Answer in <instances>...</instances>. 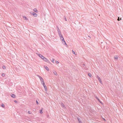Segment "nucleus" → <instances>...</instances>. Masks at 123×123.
I'll list each match as a JSON object with an SVG mask.
<instances>
[{"label": "nucleus", "mask_w": 123, "mask_h": 123, "mask_svg": "<svg viewBox=\"0 0 123 123\" xmlns=\"http://www.w3.org/2000/svg\"><path fill=\"white\" fill-rule=\"evenodd\" d=\"M30 13L32 15H33L34 17H36L37 16V14L33 12H31Z\"/></svg>", "instance_id": "nucleus-1"}, {"label": "nucleus", "mask_w": 123, "mask_h": 123, "mask_svg": "<svg viewBox=\"0 0 123 123\" xmlns=\"http://www.w3.org/2000/svg\"><path fill=\"white\" fill-rule=\"evenodd\" d=\"M97 77L98 78V80L99 81L100 83L101 84H102V82L101 81V80L100 77L98 76V75H97Z\"/></svg>", "instance_id": "nucleus-2"}, {"label": "nucleus", "mask_w": 123, "mask_h": 123, "mask_svg": "<svg viewBox=\"0 0 123 123\" xmlns=\"http://www.w3.org/2000/svg\"><path fill=\"white\" fill-rule=\"evenodd\" d=\"M37 76L40 79V80L41 82H43L44 81V80L43 78L41 77L39 75H37Z\"/></svg>", "instance_id": "nucleus-3"}, {"label": "nucleus", "mask_w": 123, "mask_h": 123, "mask_svg": "<svg viewBox=\"0 0 123 123\" xmlns=\"http://www.w3.org/2000/svg\"><path fill=\"white\" fill-rule=\"evenodd\" d=\"M43 61L46 62L47 63H49L50 64H51V63L45 57V58L44 59Z\"/></svg>", "instance_id": "nucleus-4"}, {"label": "nucleus", "mask_w": 123, "mask_h": 123, "mask_svg": "<svg viewBox=\"0 0 123 123\" xmlns=\"http://www.w3.org/2000/svg\"><path fill=\"white\" fill-rule=\"evenodd\" d=\"M95 97L96 99L102 105L103 104V103L97 97V96H95Z\"/></svg>", "instance_id": "nucleus-5"}, {"label": "nucleus", "mask_w": 123, "mask_h": 123, "mask_svg": "<svg viewBox=\"0 0 123 123\" xmlns=\"http://www.w3.org/2000/svg\"><path fill=\"white\" fill-rule=\"evenodd\" d=\"M62 43L64 45L65 44L67 46H68L67 45V44L66 43L65 40H64V38H63V39H62Z\"/></svg>", "instance_id": "nucleus-6"}, {"label": "nucleus", "mask_w": 123, "mask_h": 123, "mask_svg": "<svg viewBox=\"0 0 123 123\" xmlns=\"http://www.w3.org/2000/svg\"><path fill=\"white\" fill-rule=\"evenodd\" d=\"M10 95L13 98H14L16 97L15 95L14 94L11 93L10 94Z\"/></svg>", "instance_id": "nucleus-7"}, {"label": "nucleus", "mask_w": 123, "mask_h": 123, "mask_svg": "<svg viewBox=\"0 0 123 123\" xmlns=\"http://www.w3.org/2000/svg\"><path fill=\"white\" fill-rule=\"evenodd\" d=\"M44 67L46 69V70H47L48 71H49V68L46 66H44Z\"/></svg>", "instance_id": "nucleus-8"}, {"label": "nucleus", "mask_w": 123, "mask_h": 123, "mask_svg": "<svg viewBox=\"0 0 123 123\" xmlns=\"http://www.w3.org/2000/svg\"><path fill=\"white\" fill-rule=\"evenodd\" d=\"M43 87H44V88L45 90L46 91H48V89L46 85L44 86Z\"/></svg>", "instance_id": "nucleus-9"}, {"label": "nucleus", "mask_w": 123, "mask_h": 123, "mask_svg": "<svg viewBox=\"0 0 123 123\" xmlns=\"http://www.w3.org/2000/svg\"><path fill=\"white\" fill-rule=\"evenodd\" d=\"M114 59L115 60H117L118 58V56L117 55H115L114 56Z\"/></svg>", "instance_id": "nucleus-10"}, {"label": "nucleus", "mask_w": 123, "mask_h": 123, "mask_svg": "<svg viewBox=\"0 0 123 123\" xmlns=\"http://www.w3.org/2000/svg\"><path fill=\"white\" fill-rule=\"evenodd\" d=\"M38 55L39 56V57L41 58H42L43 56L41 54H38Z\"/></svg>", "instance_id": "nucleus-11"}, {"label": "nucleus", "mask_w": 123, "mask_h": 123, "mask_svg": "<svg viewBox=\"0 0 123 123\" xmlns=\"http://www.w3.org/2000/svg\"><path fill=\"white\" fill-rule=\"evenodd\" d=\"M61 104L62 106L63 107H64V108H66V107L65 106L64 104L62 102H61Z\"/></svg>", "instance_id": "nucleus-12"}, {"label": "nucleus", "mask_w": 123, "mask_h": 123, "mask_svg": "<svg viewBox=\"0 0 123 123\" xmlns=\"http://www.w3.org/2000/svg\"><path fill=\"white\" fill-rule=\"evenodd\" d=\"M78 121L79 122V123H82V122H81V120H80V118L78 117L77 118Z\"/></svg>", "instance_id": "nucleus-13"}, {"label": "nucleus", "mask_w": 123, "mask_h": 123, "mask_svg": "<svg viewBox=\"0 0 123 123\" xmlns=\"http://www.w3.org/2000/svg\"><path fill=\"white\" fill-rule=\"evenodd\" d=\"M33 11H34L35 12L37 13L38 12V11L36 9V8H35L33 10Z\"/></svg>", "instance_id": "nucleus-14"}, {"label": "nucleus", "mask_w": 123, "mask_h": 123, "mask_svg": "<svg viewBox=\"0 0 123 123\" xmlns=\"http://www.w3.org/2000/svg\"><path fill=\"white\" fill-rule=\"evenodd\" d=\"M41 83L43 85V86H44L45 85V84L44 81L43 82H41Z\"/></svg>", "instance_id": "nucleus-15"}, {"label": "nucleus", "mask_w": 123, "mask_h": 123, "mask_svg": "<svg viewBox=\"0 0 123 123\" xmlns=\"http://www.w3.org/2000/svg\"><path fill=\"white\" fill-rule=\"evenodd\" d=\"M88 75L90 77H91L92 76V74L90 73H88Z\"/></svg>", "instance_id": "nucleus-16"}, {"label": "nucleus", "mask_w": 123, "mask_h": 123, "mask_svg": "<svg viewBox=\"0 0 123 123\" xmlns=\"http://www.w3.org/2000/svg\"><path fill=\"white\" fill-rule=\"evenodd\" d=\"M1 106L2 108H4L5 107V105L3 104L2 103L1 105Z\"/></svg>", "instance_id": "nucleus-17"}, {"label": "nucleus", "mask_w": 123, "mask_h": 123, "mask_svg": "<svg viewBox=\"0 0 123 123\" xmlns=\"http://www.w3.org/2000/svg\"><path fill=\"white\" fill-rule=\"evenodd\" d=\"M23 17L24 18H25V19L26 20H28V19L26 18V16H23Z\"/></svg>", "instance_id": "nucleus-18"}, {"label": "nucleus", "mask_w": 123, "mask_h": 123, "mask_svg": "<svg viewBox=\"0 0 123 123\" xmlns=\"http://www.w3.org/2000/svg\"><path fill=\"white\" fill-rule=\"evenodd\" d=\"M54 74L55 75H56L57 74V72L56 71H55L53 72Z\"/></svg>", "instance_id": "nucleus-19"}, {"label": "nucleus", "mask_w": 123, "mask_h": 123, "mask_svg": "<svg viewBox=\"0 0 123 123\" xmlns=\"http://www.w3.org/2000/svg\"><path fill=\"white\" fill-rule=\"evenodd\" d=\"M2 68L3 69H5L6 68L5 66H2Z\"/></svg>", "instance_id": "nucleus-20"}, {"label": "nucleus", "mask_w": 123, "mask_h": 123, "mask_svg": "<svg viewBox=\"0 0 123 123\" xmlns=\"http://www.w3.org/2000/svg\"><path fill=\"white\" fill-rule=\"evenodd\" d=\"M40 113L41 114H42L43 113L42 110L41 109L40 110Z\"/></svg>", "instance_id": "nucleus-21"}, {"label": "nucleus", "mask_w": 123, "mask_h": 123, "mask_svg": "<svg viewBox=\"0 0 123 123\" xmlns=\"http://www.w3.org/2000/svg\"><path fill=\"white\" fill-rule=\"evenodd\" d=\"M28 113L29 114H31L32 113L30 111H28Z\"/></svg>", "instance_id": "nucleus-22"}, {"label": "nucleus", "mask_w": 123, "mask_h": 123, "mask_svg": "<svg viewBox=\"0 0 123 123\" xmlns=\"http://www.w3.org/2000/svg\"><path fill=\"white\" fill-rule=\"evenodd\" d=\"M57 30L58 31H60V29H59V27H57Z\"/></svg>", "instance_id": "nucleus-23"}, {"label": "nucleus", "mask_w": 123, "mask_h": 123, "mask_svg": "<svg viewBox=\"0 0 123 123\" xmlns=\"http://www.w3.org/2000/svg\"><path fill=\"white\" fill-rule=\"evenodd\" d=\"M64 20H65L66 21H67V19H66V17L65 16H64Z\"/></svg>", "instance_id": "nucleus-24"}, {"label": "nucleus", "mask_w": 123, "mask_h": 123, "mask_svg": "<svg viewBox=\"0 0 123 123\" xmlns=\"http://www.w3.org/2000/svg\"><path fill=\"white\" fill-rule=\"evenodd\" d=\"M54 59L53 58H52V60H51V62L53 63H54Z\"/></svg>", "instance_id": "nucleus-25"}, {"label": "nucleus", "mask_w": 123, "mask_h": 123, "mask_svg": "<svg viewBox=\"0 0 123 123\" xmlns=\"http://www.w3.org/2000/svg\"><path fill=\"white\" fill-rule=\"evenodd\" d=\"M45 58V57L43 56L41 58V59L43 61Z\"/></svg>", "instance_id": "nucleus-26"}, {"label": "nucleus", "mask_w": 123, "mask_h": 123, "mask_svg": "<svg viewBox=\"0 0 123 123\" xmlns=\"http://www.w3.org/2000/svg\"><path fill=\"white\" fill-rule=\"evenodd\" d=\"M36 104L37 105H38L39 104V103H38V101L37 100H36Z\"/></svg>", "instance_id": "nucleus-27"}, {"label": "nucleus", "mask_w": 123, "mask_h": 123, "mask_svg": "<svg viewBox=\"0 0 123 123\" xmlns=\"http://www.w3.org/2000/svg\"><path fill=\"white\" fill-rule=\"evenodd\" d=\"M60 37L61 39V38H64L63 37L62 35H61V36H60Z\"/></svg>", "instance_id": "nucleus-28"}, {"label": "nucleus", "mask_w": 123, "mask_h": 123, "mask_svg": "<svg viewBox=\"0 0 123 123\" xmlns=\"http://www.w3.org/2000/svg\"><path fill=\"white\" fill-rule=\"evenodd\" d=\"M1 75L2 77H4L5 76V74L4 73L2 74Z\"/></svg>", "instance_id": "nucleus-29"}, {"label": "nucleus", "mask_w": 123, "mask_h": 123, "mask_svg": "<svg viewBox=\"0 0 123 123\" xmlns=\"http://www.w3.org/2000/svg\"><path fill=\"white\" fill-rule=\"evenodd\" d=\"M72 53H73L74 54H75V52H74V51L72 50Z\"/></svg>", "instance_id": "nucleus-30"}, {"label": "nucleus", "mask_w": 123, "mask_h": 123, "mask_svg": "<svg viewBox=\"0 0 123 123\" xmlns=\"http://www.w3.org/2000/svg\"><path fill=\"white\" fill-rule=\"evenodd\" d=\"M14 102L15 103H18V101H17V100H14Z\"/></svg>", "instance_id": "nucleus-31"}, {"label": "nucleus", "mask_w": 123, "mask_h": 123, "mask_svg": "<svg viewBox=\"0 0 123 123\" xmlns=\"http://www.w3.org/2000/svg\"><path fill=\"white\" fill-rule=\"evenodd\" d=\"M55 62L56 63H59V62L58 61H55Z\"/></svg>", "instance_id": "nucleus-32"}, {"label": "nucleus", "mask_w": 123, "mask_h": 123, "mask_svg": "<svg viewBox=\"0 0 123 123\" xmlns=\"http://www.w3.org/2000/svg\"><path fill=\"white\" fill-rule=\"evenodd\" d=\"M117 20H118V21H119L120 20V18L119 17H118V18L117 19Z\"/></svg>", "instance_id": "nucleus-33"}, {"label": "nucleus", "mask_w": 123, "mask_h": 123, "mask_svg": "<svg viewBox=\"0 0 123 123\" xmlns=\"http://www.w3.org/2000/svg\"><path fill=\"white\" fill-rule=\"evenodd\" d=\"M58 33L59 34H61V32L60 31H58Z\"/></svg>", "instance_id": "nucleus-34"}, {"label": "nucleus", "mask_w": 123, "mask_h": 123, "mask_svg": "<svg viewBox=\"0 0 123 123\" xmlns=\"http://www.w3.org/2000/svg\"><path fill=\"white\" fill-rule=\"evenodd\" d=\"M59 37H60V36H61V35H62L61 34H59Z\"/></svg>", "instance_id": "nucleus-35"}, {"label": "nucleus", "mask_w": 123, "mask_h": 123, "mask_svg": "<svg viewBox=\"0 0 123 123\" xmlns=\"http://www.w3.org/2000/svg\"><path fill=\"white\" fill-rule=\"evenodd\" d=\"M103 42H101L100 43V44H102V43H103Z\"/></svg>", "instance_id": "nucleus-36"}, {"label": "nucleus", "mask_w": 123, "mask_h": 123, "mask_svg": "<svg viewBox=\"0 0 123 123\" xmlns=\"http://www.w3.org/2000/svg\"><path fill=\"white\" fill-rule=\"evenodd\" d=\"M104 120H105V119H104Z\"/></svg>", "instance_id": "nucleus-37"}, {"label": "nucleus", "mask_w": 123, "mask_h": 123, "mask_svg": "<svg viewBox=\"0 0 123 123\" xmlns=\"http://www.w3.org/2000/svg\"><path fill=\"white\" fill-rule=\"evenodd\" d=\"M62 39H63V38H61V40H62Z\"/></svg>", "instance_id": "nucleus-38"}, {"label": "nucleus", "mask_w": 123, "mask_h": 123, "mask_svg": "<svg viewBox=\"0 0 123 123\" xmlns=\"http://www.w3.org/2000/svg\"><path fill=\"white\" fill-rule=\"evenodd\" d=\"M83 65H84V66H85V64H83Z\"/></svg>", "instance_id": "nucleus-39"}, {"label": "nucleus", "mask_w": 123, "mask_h": 123, "mask_svg": "<svg viewBox=\"0 0 123 123\" xmlns=\"http://www.w3.org/2000/svg\"><path fill=\"white\" fill-rule=\"evenodd\" d=\"M88 37H90H90H89V36H88Z\"/></svg>", "instance_id": "nucleus-40"}, {"label": "nucleus", "mask_w": 123, "mask_h": 123, "mask_svg": "<svg viewBox=\"0 0 123 123\" xmlns=\"http://www.w3.org/2000/svg\"><path fill=\"white\" fill-rule=\"evenodd\" d=\"M121 18H120V20H121Z\"/></svg>", "instance_id": "nucleus-41"}, {"label": "nucleus", "mask_w": 123, "mask_h": 123, "mask_svg": "<svg viewBox=\"0 0 123 123\" xmlns=\"http://www.w3.org/2000/svg\"><path fill=\"white\" fill-rule=\"evenodd\" d=\"M106 43V42H104V43Z\"/></svg>", "instance_id": "nucleus-42"}]
</instances>
